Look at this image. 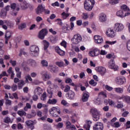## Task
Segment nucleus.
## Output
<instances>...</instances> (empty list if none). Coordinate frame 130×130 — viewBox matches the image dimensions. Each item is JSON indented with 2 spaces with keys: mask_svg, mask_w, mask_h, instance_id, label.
I'll return each instance as SVG.
<instances>
[{
  "mask_svg": "<svg viewBox=\"0 0 130 130\" xmlns=\"http://www.w3.org/2000/svg\"><path fill=\"white\" fill-rule=\"evenodd\" d=\"M107 20V17H106V15L104 13H102L99 16V21L101 23H104L106 22Z\"/></svg>",
  "mask_w": 130,
  "mask_h": 130,
  "instance_id": "obj_21",
  "label": "nucleus"
},
{
  "mask_svg": "<svg viewBox=\"0 0 130 130\" xmlns=\"http://www.w3.org/2000/svg\"><path fill=\"white\" fill-rule=\"evenodd\" d=\"M71 41L73 44H79L82 41V37L80 34H76L71 39Z\"/></svg>",
  "mask_w": 130,
  "mask_h": 130,
  "instance_id": "obj_7",
  "label": "nucleus"
},
{
  "mask_svg": "<svg viewBox=\"0 0 130 130\" xmlns=\"http://www.w3.org/2000/svg\"><path fill=\"white\" fill-rule=\"evenodd\" d=\"M27 62L29 67H31L32 68H35L37 67V62L36 61L32 59H29L27 60Z\"/></svg>",
  "mask_w": 130,
  "mask_h": 130,
  "instance_id": "obj_17",
  "label": "nucleus"
},
{
  "mask_svg": "<svg viewBox=\"0 0 130 130\" xmlns=\"http://www.w3.org/2000/svg\"><path fill=\"white\" fill-rule=\"evenodd\" d=\"M56 66H58L59 68H62V67H63L64 66V63H63V61H58L56 62Z\"/></svg>",
  "mask_w": 130,
  "mask_h": 130,
  "instance_id": "obj_51",
  "label": "nucleus"
},
{
  "mask_svg": "<svg viewBox=\"0 0 130 130\" xmlns=\"http://www.w3.org/2000/svg\"><path fill=\"white\" fill-rule=\"evenodd\" d=\"M70 90H71V87H70V86L66 85L65 86L64 92H69V91H70Z\"/></svg>",
  "mask_w": 130,
  "mask_h": 130,
  "instance_id": "obj_62",
  "label": "nucleus"
},
{
  "mask_svg": "<svg viewBox=\"0 0 130 130\" xmlns=\"http://www.w3.org/2000/svg\"><path fill=\"white\" fill-rule=\"evenodd\" d=\"M25 85V81L24 80H20L18 84V89L20 90V89H22L23 88V86Z\"/></svg>",
  "mask_w": 130,
  "mask_h": 130,
  "instance_id": "obj_37",
  "label": "nucleus"
},
{
  "mask_svg": "<svg viewBox=\"0 0 130 130\" xmlns=\"http://www.w3.org/2000/svg\"><path fill=\"white\" fill-rule=\"evenodd\" d=\"M116 15L118 18H121L122 19L124 18V13H123V11L122 10H118L116 13Z\"/></svg>",
  "mask_w": 130,
  "mask_h": 130,
  "instance_id": "obj_27",
  "label": "nucleus"
},
{
  "mask_svg": "<svg viewBox=\"0 0 130 130\" xmlns=\"http://www.w3.org/2000/svg\"><path fill=\"white\" fill-rule=\"evenodd\" d=\"M94 40L95 43L98 44H100L103 42V38L101 36L95 35L94 36Z\"/></svg>",
  "mask_w": 130,
  "mask_h": 130,
  "instance_id": "obj_15",
  "label": "nucleus"
},
{
  "mask_svg": "<svg viewBox=\"0 0 130 130\" xmlns=\"http://www.w3.org/2000/svg\"><path fill=\"white\" fill-rule=\"evenodd\" d=\"M49 112L50 116L53 117H58V114L60 115L61 113L60 108L58 107H53L50 109Z\"/></svg>",
  "mask_w": 130,
  "mask_h": 130,
  "instance_id": "obj_2",
  "label": "nucleus"
},
{
  "mask_svg": "<svg viewBox=\"0 0 130 130\" xmlns=\"http://www.w3.org/2000/svg\"><path fill=\"white\" fill-rule=\"evenodd\" d=\"M82 101L83 102H86L89 99V93H84L82 96Z\"/></svg>",
  "mask_w": 130,
  "mask_h": 130,
  "instance_id": "obj_33",
  "label": "nucleus"
},
{
  "mask_svg": "<svg viewBox=\"0 0 130 130\" xmlns=\"http://www.w3.org/2000/svg\"><path fill=\"white\" fill-rule=\"evenodd\" d=\"M16 7H17V4H16V3L11 4L10 5V8L11 9H12L13 12L16 11Z\"/></svg>",
  "mask_w": 130,
  "mask_h": 130,
  "instance_id": "obj_54",
  "label": "nucleus"
},
{
  "mask_svg": "<svg viewBox=\"0 0 130 130\" xmlns=\"http://www.w3.org/2000/svg\"><path fill=\"white\" fill-rule=\"evenodd\" d=\"M104 87L106 90L109 91V92H111V91H112V90H113V88L108 85H104Z\"/></svg>",
  "mask_w": 130,
  "mask_h": 130,
  "instance_id": "obj_45",
  "label": "nucleus"
},
{
  "mask_svg": "<svg viewBox=\"0 0 130 130\" xmlns=\"http://www.w3.org/2000/svg\"><path fill=\"white\" fill-rule=\"evenodd\" d=\"M117 43V41H106V45L104 46V48H109V45H113L115 44V43ZM108 44L109 45H108Z\"/></svg>",
  "mask_w": 130,
  "mask_h": 130,
  "instance_id": "obj_23",
  "label": "nucleus"
},
{
  "mask_svg": "<svg viewBox=\"0 0 130 130\" xmlns=\"http://www.w3.org/2000/svg\"><path fill=\"white\" fill-rule=\"evenodd\" d=\"M12 37V32L10 31H7L5 35V38L7 39H10Z\"/></svg>",
  "mask_w": 130,
  "mask_h": 130,
  "instance_id": "obj_48",
  "label": "nucleus"
},
{
  "mask_svg": "<svg viewBox=\"0 0 130 130\" xmlns=\"http://www.w3.org/2000/svg\"><path fill=\"white\" fill-rule=\"evenodd\" d=\"M89 85H91L93 87H95L97 85V82L95 81L93 79H91L89 81Z\"/></svg>",
  "mask_w": 130,
  "mask_h": 130,
  "instance_id": "obj_47",
  "label": "nucleus"
},
{
  "mask_svg": "<svg viewBox=\"0 0 130 130\" xmlns=\"http://www.w3.org/2000/svg\"><path fill=\"white\" fill-rule=\"evenodd\" d=\"M90 112L92 116L96 115V114L100 113V112L95 108H91L90 110Z\"/></svg>",
  "mask_w": 130,
  "mask_h": 130,
  "instance_id": "obj_28",
  "label": "nucleus"
},
{
  "mask_svg": "<svg viewBox=\"0 0 130 130\" xmlns=\"http://www.w3.org/2000/svg\"><path fill=\"white\" fill-rule=\"evenodd\" d=\"M47 33L48 31L46 28H43L40 31L38 35V37L40 39L43 40L44 39V37L47 35Z\"/></svg>",
  "mask_w": 130,
  "mask_h": 130,
  "instance_id": "obj_9",
  "label": "nucleus"
},
{
  "mask_svg": "<svg viewBox=\"0 0 130 130\" xmlns=\"http://www.w3.org/2000/svg\"><path fill=\"white\" fill-rule=\"evenodd\" d=\"M47 91L50 95L49 98L50 99L52 98V95L53 94V92H52V88H51V87H48Z\"/></svg>",
  "mask_w": 130,
  "mask_h": 130,
  "instance_id": "obj_36",
  "label": "nucleus"
},
{
  "mask_svg": "<svg viewBox=\"0 0 130 130\" xmlns=\"http://www.w3.org/2000/svg\"><path fill=\"white\" fill-rule=\"evenodd\" d=\"M61 103L64 106H67V107L70 106V104H69L68 102L64 100H62V101L61 102Z\"/></svg>",
  "mask_w": 130,
  "mask_h": 130,
  "instance_id": "obj_52",
  "label": "nucleus"
},
{
  "mask_svg": "<svg viewBox=\"0 0 130 130\" xmlns=\"http://www.w3.org/2000/svg\"><path fill=\"white\" fill-rule=\"evenodd\" d=\"M55 50L58 54L60 55L61 56H63L64 54H66V52L60 49V48L59 47L57 46L55 48Z\"/></svg>",
  "mask_w": 130,
  "mask_h": 130,
  "instance_id": "obj_20",
  "label": "nucleus"
},
{
  "mask_svg": "<svg viewBox=\"0 0 130 130\" xmlns=\"http://www.w3.org/2000/svg\"><path fill=\"white\" fill-rule=\"evenodd\" d=\"M35 95H40L42 93V88L41 87H37L34 91Z\"/></svg>",
  "mask_w": 130,
  "mask_h": 130,
  "instance_id": "obj_31",
  "label": "nucleus"
},
{
  "mask_svg": "<svg viewBox=\"0 0 130 130\" xmlns=\"http://www.w3.org/2000/svg\"><path fill=\"white\" fill-rule=\"evenodd\" d=\"M49 40L51 43H56L58 38L56 36H51L49 38Z\"/></svg>",
  "mask_w": 130,
  "mask_h": 130,
  "instance_id": "obj_30",
  "label": "nucleus"
},
{
  "mask_svg": "<svg viewBox=\"0 0 130 130\" xmlns=\"http://www.w3.org/2000/svg\"><path fill=\"white\" fill-rule=\"evenodd\" d=\"M89 17V16L88 15V13H83L82 15V18L83 19V20H87L88 18Z\"/></svg>",
  "mask_w": 130,
  "mask_h": 130,
  "instance_id": "obj_50",
  "label": "nucleus"
},
{
  "mask_svg": "<svg viewBox=\"0 0 130 130\" xmlns=\"http://www.w3.org/2000/svg\"><path fill=\"white\" fill-rule=\"evenodd\" d=\"M116 93L118 94H122L123 93V89L121 87H116L114 88Z\"/></svg>",
  "mask_w": 130,
  "mask_h": 130,
  "instance_id": "obj_35",
  "label": "nucleus"
},
{
  "mask_svg": "<svg viewBox=\"0 0 130 130\" xmlns=\"http://www.w3.org/2000/svg\"><path fill=\"white\" fill-rule=\"evenodd\" d=\"M29 54L31 56H38V54H39V47L38 46L31 45L29 47Z\"/></svg>",
  "mask_w": 130,
  "mask_h": 130,
  "instance_id": "obj_1",
  "label": "nucleus"
},
{
  "mask_svg": "<svg viewBox=\"0 0 130 130\" xmlns=\"http://www.w3.org/2000/svg\"><path fill=\"white\" fill-rule=\"evenodd\" d=\"M120 100H122L124 102H126V103H128L130 104V96H125L122 95L121 97L119 98Z\"/></svg>",
  "mask_w": 130,
  "mask_h": 130,
  "instance_id": "obj_25",
  "label": "nucleus"
},
{
  "mask_svg": "<svg viewBox=\"0 0 130 130\" xmlns=\"http://www.w3.org/2000/svg\"><path fill=\"white\" fill-rule=\"evenodd\" d=\"M121 9L123 10V11H125V12H128V11H129V8H128V7H127V6L125 5H122L121 6Z\"/></svg>",
  "mask_w": 130,
  "mask_h": 130,
  "instance_id": "obj_46",
  "label": "nucleus"
},
{
  "mask_svg": "<svg viewBox=\"0 0 130 130\" xmlns=\"http://www.w3.org/2000/svg\"><path fill=\"white\" fill-rule=\"evenodd\" d=\"M7 23H9L8 20H0V26H2V28L4 30H8V26L5 25V24H7Z\"/></svg>",
  "mask_w": 130,
  "mask_h": 130,
  "instance_id": "obj_24",
  "label": "nucleus"
},
{
  "mask_svg": "<svg viewBox=\"0 0 130 130\" xmlns=\"http://www.w3.org/2000/svg\"><path fill=\"white\" fill-rule=\"evenodd\" d=\"M44 11V7L43 5H40L36 10V13L37 15H40L42 14V12Z\"/></svg>",
  "mask_w": 130,
  "mask_h": 130,
  "instance_id": "obj_16",
  "label": "nucleus"
},
{
  "mask_svg": "<svg viewBox=\"0 0 130 130\" xmlns=\"http://www.w3.org/2000/svg\"><path fill=\"white\" fill-rule=\"evenodd\" d=\"M17 89H18V86L15 84L11 86V89L13 92L16 91Z\"/></svg>",
  "mask_w": 130,
  "mask_h": 130,
  "instance_id": "obj_59",
  "label": "nucleus"
},
{
  "mask_svg": "<svg viewBox=\"0 0 130 130\" xmlns=\"http://www.w3.org/2000/svg\"><path fill=\"white\" fill-rule=\"evenodd\" d=\"M26 125L28 128L30 129H34V122L31 120H28L25 122Z\"/></svg>",
  "mask_w": 130,
  "mask_h": 130,
  "instance_id": "obj_26",
  "label": "nucleus"
},
{
  "mask_svg": "<svg viewBox=\"0 0 130 130\" xmlns=\"http://www.w3.org/2000/svg\"><path fill=\"white\" fill-rule=\"evenodd\" d=\"M108 67L110 69L114 70V71H117V70H118V66L115 65V62H114V60L113 59H111L109 61Z\"/></svg>",
  "mask_w": 130,
  "mask_h": 130,
  "instance_id": "obj_11",
  "label": "nucleus"
},
{
  "mask_svg": "<svg viewBox=\"0 0 130 130\" xmlns=\"http://www.w3.org/2000/svg\"><path fill=\"white\" fill-rule=\"evenodd\" d=\"M94 103L96 105H100V104H101V101H100V99L98 98V99L94 100Z\"/></svg>",
  "mask_w": 130,
  "mask_h": 130,
  "instance_id": "obj_53",
  "label": "nucleus"
},
{
  "mask_svg": "<svg viewBox=\"0 0 130 130\" xmlns=\"http://www.w3.org/2000/svg\"><path fill=\"white\" fill-rule=\"evenodd\" d=\"M106 34L108 37L110 38H114L116 36V31L114 30V28L110 27L107 29Z\"/></svg>",
  "mask_w": 130,
  "mask_h": 130,
  "instance_id": "obj_5",
  "label": "nucleus"
},
{
  "mask_svg": "<svg viewBox=\"0 0 130 130\" xmlns=\"http://www.w3.org/2000/svg\"><path fill=\"white\" fill-rule=\"evenodd\" d=\"M25 82L27 84H28L29 81H30V82H32V81H33V79H32V77H31V76L29 74L26 75V76L25 77Z\"/></svg>",
  "mask_w": 130,
  "mask_h": 130,
  "instance_id": "obj_38",
  "label": "nucleus"
},
{
  "mask_svg": "<svg viewBox=\"0 0 130 130\" xmlns=\"http://www.w3.org/2000/svg\"><path fill=\"white\" fill-rule=\"evenodd\" d=\"M115 81L117 85H124L126 83V79L123 76H118L115 79Z\"/></svg>",
  "mask_w": 130,
  "mask_h": 130,
  "instance_id": "obj_6",
  "label": "nucleus"
},
{
  "mask_svg": "<svg viewBox=\"0 0 130 130\" xmlns=\"http://www.w3.org/2000/svg\"><path fill=\"white\" fill-rule=\"evenodd\" d=\"M127 49L130 51V40L127 41L126 43Z\"/></svg>",
  "mask_w": 130,
  "mask_h": 130,
  "instance_id": "obj_64",
  "label": "nucleus"
},
{
  "mask_svg": "<svg viewBox=\"0 0 130 130\" xmlns=\"http://www.w3.org/2000/svg\"><path fill=\"white\" fill-rule=\"evenodd\" d=\"M43 42L44 46V49L45 50H46L49 46V42H47L46 40H44Z\"/></svg>",
  "mask_w": 130,
  "mask_h": 130,
  "instance_id": "obj_42",
  "label": "nucleus"
},
{
  "mask_svg": "<svg viewBox=\"0 0 130 130\" xmlns=\"http://www.w3.org/2000/svg\"><path fill=\"white\" fill-rule=\"evenodd\" d=\"M104 126L101 122H98L94 124L93 126V130H103Z\"/></svg>",
  "mask_w": 130,
  "mask_h": 130,
  "instance_id": "obj_10",
  "label": "nucleus"
},
{
  "mask_svg": "<svg viewBox=\"0 0 130 130\" xmlns=\"http://www.w3.org/2000/svg\"><path fill=\"white\" fill-rule=\"evenodd\" d=\"M41 64L44 68H48V61L45 59H43L41 61Z\"/></svg>",
  "mask_w": 130,
  "mask_h": 130,
  "instance_id": "obj_34",
  "label": "nucleus"
},
{
  "mask_svg": "<svg viewBox=\"0 0 130 130\" xmlns=\"http://www.w3.org/2000/svg\"><path fill=\"white\" fill-rule=\"evenodd\" d=\"M57 102V100L55 99H49L47 102L49 104H52L53 105H54L56 104V103Z\"/></svg>",
  "mask_w": 130,
  "mask_h": 130,
  "instance_id": "obj_39",
  "label": "nucleus"
},
{
  "mask_svg": "<svg viewBox=\"0 0 130 130\" xmlns=\"http://www.w3.org/2000/svg\"><path fill=\"white\" fill-rule=\"evenodd\" d=\"M97 73H99L102 76H104L106 74V69L103 67H98L95 68Z\"/></svg>",
  "mask_w": 130,
  "mask_h": 130,
  "instance_id": "obj_12",
  "label": "nucleus"
},
{
  "mask_svg": "<svg viewBox=\"0 0 130 130\" xmlns=\"http://www.w3.org/2000/svg\"><path fill=\"white\" fill-rule=\"evenodd\" d=\"M48 70H49L51 73H56V72H57L56 66L51 64H49Z\"/></svg>",
  "mask_w": 130,
  "mask_h": 130,
  "instance_id": "obj_18",
  "label": "nucleus"
},
{
  "mask_svg": "<svg viewBox=\"0 0 130 130\" xmlns=\"http://www.w3.org/2000/svg\"><path fill=\"white\" fill-rule=\"evenodd\" d=\"M51 6L54 8H55V7H59V3H58V2H56L54 3H52L51 4Z\"/></svg>",
  "mask_w": 130,
  "mask_h": 130,
  "instance_id": "obj_63",
  "label": "nucleus"
},
{
  "mask_svg": "<svg viewBox=\"0 0 130 130\" xmlns=\"http://www.w3.org/2000/svg\"><path fill=\"white\" fill-rule=\"evenodd\" d=\"M67 44H68V43H67V42L66 41H62L60 43L61 46H63V47H64V48H67Z\"/></svg>",
  "mask_w": 130,
  "mask_h": 130,
  "instance_id": "obj_55",
  "label": "nucleus"
},
{
  "mask_svg": "<svg viewBox=\"0 0 130 130\" xmlns=\"http://www.w3.org/2000/svg\"><path fill=\"white\" fill-rule=\"evenodd\" d=\"M17 114H18V115H20V116H23V115H24V116H26V113L25 111H24V110H20L17 112Z\"/></svg>",
  "mask_w": 130,
  "mask_h": 130,
  "instance_id": "obj_44",
  "label": "nucleus"
},
{
  "mask_svg": "<svg viewBox=\"0 0 130 130\" xmlns=\"http://www.w3.org/2000/svg\"><path fill=\"white\" fill-rule=\"evenodd\" d=\"M93 116V119L94 121H98L100 119V113L96 115H94Z\"/></svg>",
  "mask_w": 130,
  "mask_h": 130,
  "instance_id": "obj_41",
  "label": "nucleus"
},
{
  "mask_svg": "<svg viewBox=\"0 0 130 130\" xmlns=\"http://www.w3.org/2000/svg\"><path fill=\"white\" fill-rule=\"evenodd\" d=\"M8 23H6V25H7V26H9L10 28H13V27H14V23L12 22L10 20H8Z\"/></svg>",
  "mask_w": 130,
  "mask_h": 130,
  "instance_id": "obj_60",
  "label": "nucleus"
},
{
  "mask_svg": "<svg viewBox=\"0 0 130 130\" xmlns=\"http://www.w3.org/2000/svg\"><path fill=\"white\" fill-rule=\"evenodd\" d=\"M7 72L8 74H10V75H11V79L12 80H13L14 77H15V74L14 73V71H13V68L12 67L9 68Z\"/></svg>",
  "mask_w": 130,
  "mask_h": 130,
  "instance_id": "obj_29",
  "label": "nucleus"
},
{
  "mask_svg": "<svg viewBox=\"0 0 130 130\" xmlns=\"http://www.w3.org/2000/svg\"><path fill=\"white\" fill-rule=\"evenodd\" d=\"M28 109H31V105L29 103H26V106L24 108V111H28Z\"/></svg>",
  "mask_w": 130,
  "mask_h": 130,
  "instance_id": "obj_49",
  "label": "nucleus"
},
{
  "mask_svg": "<svg viewBox=\"0 0 130 130\" xmlns=\"http://www.w3.org/2000/svg\"><path fill=\"white\" fill-rule=\"evenodd\" d=\"M24 28H26V23H22L19 25V29H20V30H23Z\"/></svg>",
  "mask_w": 130,
  "mask_h": 130,
  "instance_id": "obj_57",
  "label": "nucleus"
},
{
  "mask_svg": "<svg viewBox=\"0 0 130 130\" xmlns=\"http://www.w3.org/2000/svg\"><path fill=\"white\" fill-rule=\"evenodd\" d=\"M41 76L43 81H46L47 80H50V76L48 74V72L46 70H43L41 72Z\"/></svg>",
  "mask_w": 130,
  "mask_h": 130,
  "instance_id": "obj_8",
  "label": "nucleus"
},
{
  "mask_svg": "<svg viewBox=\"0 0 130 130\" xmlns=\"http://www.w3.org/2000/svg\"><path fill=\"white\" fill-rule=\"evenodd\" d=\"M56 128H62L63 127V123L59 122L56 126Z\"/></svg>",
  "mask_w": 130,
  "mask_h": 130,
  "instance_id": "obj_58",
  "label": "nucleus"
},
{
  "mask_svg": "<svg viewBox=\"0 0 130 130\" xmlns=\"http://www.w3.org/2000/svg\"><path fill=\"white\" fill-rule=\"evenodd\" d=\"M23 55H27L28 54V53L26 52V51H25L24 48L20 49L19 56H22V55H23Z\"/></svg>",
  "mask_w": 130,
  "mask_h": 130,
  "instance_id": "obj_40",
  "label": "nucleus"
},
{
  "mask_svg": "<svg viewBox=\"0 0 130 130\" xmlns=\"http://www.w3.org/2000/svg\"><path fill=\"white\" fill-rule=\"evenodd\" d=\"M100 54V50L99 49L95 48L90 51H89L88 54L89 56L91 57H94V56H98Z\"/></svg>",
  "mask_w": 130,
  "mask_h": 130,
  "instance_id": "obj_13",
  "label": "nucleus"
},
{
  "mask_svg": "<svg viewBox=\"0 0 130 130\" xmlns=\"http://www.w3.org/2000/svg\"><path fill=\"white\" fill-rule=\"evenodd\" d=\"M28 8H29V9H31V8H32V6L30 5L29 3H27L26 2H23L21 4V8L22 9V10H26V9H28Z\"/></svg>",
  "mask_w": 130,
  "mask_h": 130,
  "instance_id": "obj_19",
  "label": "nucleus"
},
{
  "mask_svg": "<svg viewBox=\"0 0 130 130\" xmlns=\"http://www.w3.org/2000/svg\"><path fill=\"white\" fill-rule=\"evenodd\" d=\"M120 0H109V3L110 5H116L119 3Z\"/></svg>",
  "mask_w": 130,
  "mask_h": 130,
  "instance_id": "obj_43",
  "label": "nucleus"
},
{
  "mask_svg": "<svg viewBox=\"0 0 130 130\" xmlns=\"http://www.w3.org/2000/svg\"><path fill=\"white\" fill-rule=\"evenodd\" d=\"M62 18L63 19H67L68 17L70 16V14L69 13H66V12H63L61 14Z\"/></svg>",
  "mask_w": 130,
  "mask_h": 130,
  "instance_id": "obj_56",
  "label": "nucleus"
},
{
  "mask_svg": "<svg viewBox=\"0 0 130 130\" xmlns=\"http://www.w3.org/2000/svg\"><path fill=\"white\" fill-rule=\"evenodd\" d=\"M46 93L44 92L41 96V100H42L43 101H45V100H46Z\"/></svg>",
  "mask_w": 130,
  "mask_h": 130,
  "instance_id": "obj_61",
  "label": "nucleus"
},
{
  "mask_svg": "<svg viewBox=\"0 0 130 130\" xmlns=\"http://www.w3.org/2000/svg\"><path fill=\"white\" fill-rule=\"evenodd\" d=\"M91 124H92V121H91L90 120H86L85 124L83 125V127L86 130H90V127H91Z\"/></svg>",
  "mask_w": 130,
  "mask_h": 130,
  "instance_id": "obj_22",
  "label": "nucleus"
},
{
  "mask_svg": "<svg viewBox=\"0 0 130 130\" xmlns=\"http://www.w3.org/2000/svg\"><path fill=\"white\" fill-rule=\"evenodd\" d=\"M113 29L115 32H122L124 30V25L121 23L116 22L114 24Z\"/></svg>",
  "mask_w": 130,
  "mask_h": 130,
  "instance_id": "obj_4",
  "label": "nucleus"
},
{
  "mask_svg": "<svg viewBox=\"0 0 130 130\" xmlns=\"http://www.w3.org/2000/svg\"><path fill=\"white\" fill-rule=\"evenodd\" d=\"M95 5V0H86L84 3V9L86 11H92Z\"/></svg>",
  "mask_w": 130,
  "mask_h": 130,
  "instance_id": "obj_3",
  "label": "nucleus"
},
{
  "mask_svg": "<svg viewBox=\"0 0 130 130\" xmlns=\"http://www.w3.org/2000/svg\"><path fill=\"white\" fill-rule=\"evenodd\" d=\"M66 98L69 100H75L76 98V93L73 90H70L68 93L66 94Z\"/></svg>",
  "mask_w": 130,
  "mask_h": 130,
  "instance_id": "obj_14",
  "label": "nucleus"
},
{
  "mask_svg": "<svg viewBox=\"0 0 130 130\" xmlns=\"http://www.w3.org/2000/svg\"><path fill=\"white\" fill-rule=\"evenodd\" d=\"M7 12L5 10V9H2L0 12V17L1 18H6L7 17Z\"/></svg>",
  "mask_w": 130,
  "mask_h": 130,
  "instance_id": "obj_32",
  "label": "nucleus"
}]
</instances>
